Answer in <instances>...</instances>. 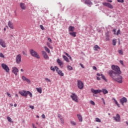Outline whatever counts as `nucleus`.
<instances>
[{
  "label": "nucleus",
  "instance_id": "nucleus-53",
  "mask_svg": "<svg viewBox=\"0 0 128 128\" xmlns=\"http://www.w3.org/2000/svg\"><path fill=\"white\" fill-rule=\"evenodd\" d=\"M120 62L121 64H124V61L120 60Z\"/></svg>",
  "mask_w": 128,
  "mask_h": 128
},
{
  "label": "nucleus",
  "instance_id": "nucleus-6",
  "mask_svg": "<svg viewBox=\"0 0 128 128\" xmlns=\"http://www.w3.org/2000/svg\"><path fill=\"white\" fill-rule=\"evenodd\" d=\"M55 69H56V72H57L58 74H59V76H64V74L62 72V70H60V68H58V66H55Z\"/></svg>",
  "mask_w": 128,
  "mask_h": 128
},
{
  "label": "nucleus",
  "instance_id": "nucleus-5",
  "mask_svg": "<svg viewBox=\"0 0 128 128\" xmlns=\"http://www.w3.org/2000/svg\"><path fill=\"white\" fill-rule=\"evenodd\" d=\"M2 66L3 70H6V72H10V68H8V66H7L6 64H2Z\"/></svg>",
  "mask_w": 128,
  "mask_h": 128
},
{
  "label": "nucleus",
  "instance_id": "nucleus-31",
  "mask_svg": "<svg viewBox=\"0 0 128 128\" xmlns=\"http://www.w3.org/2000/svg\"><path fill=\"white\" fill-rule=\"evenodd\" d=\"M116 40H112V45L116 46Z\"/></svg>",
  "mask_w": 128,
  "mask_h": 128
},
{
  "label": "nucleus",
  "instance_id": "nucleus-19",
  "mask_svg": "<svg viewBox=\"0 0 128 128\" xmlns=\"http://www.w3.org/2000/svg\"><path fill=\"white\" fill-rule=\"evenodd\" d=\"M8 26L10 28L14 30V26L12 25V24L10 21L8 22Z\"/></svg>",
  "mask_w": 128,
  "mask_h": 128
},
{
  "label": "nucleus",
  "instance_id": "nucleus-30",
  "mask_svg": "<svg viewBox=\"0 0 128 128\" xmlns=\"http://www.w3.org/2000/svg\"><path fill=\"white\" fill-rule=\"evenodd\" d=\"M44 80L46 82H52L48 78H45Z\"/></svg>",
  "mask_w": 128,
  "mask_h": 128
},
{
  "label": "nucleus",
  "instance_id": "nucleus-42",
  "mask_svg": "<svg viewBox=\"0 0 128 128\" xmlns=\"http://www.w3.org/2000/svg\"><path fill=\"white\" fill-rule=\"evenodd\" d=\"M120 34V30H118L117 32H116V36H118V34Z\"/></svg>",
  "mask_w": 128,
  "mask_h": 128
},
{
  "label": "nucleus",
  "instance_id": "nucleus-45",
  "mask_svg": "<svg viewBox=\"0 0 128 128\" xmlns=\"http://www.w3.org/2000/svg\"><path fill=\"white\" fill-rule=\"evenodd\" d=\"M71 124H72V126H76V122H71Z\"/></svg>",
  "mask_w": 128,
  "mask_h": 128
},
{
  "label": "nucleus",
  "instance_id": "nucleus-24",
  "mask_svg": "<svg viewBox=\"0 0 128 128\" xmlns=\"http://www.w3.org/2000/svg\"><path fill=\"white\" fill-rule=\"evenodd\" d=\"M102 92H103V94H108V90H106V89H102Z\"/></svg>",
  "mask_w": 128,
  "mask_h": 128
},
{
  "label": "nucleus",
  "instance_id": "nucleus-44",
  "mask_svg": "<svg viewBox=\"0 0 128 128\" xmlns=\"http://www.w3.org/2000/svg\"><path fill=\"white\" fill-rule=\"evenodd\" d=\"M6 94L9 98H12V95H10V94L8 93V92H6Z\"/></svg>",
  "mask_w": 128,
  "mask_h": 128
},
{
  "label": "nucleus",
  "instance_id": "nucleus-2",
  "mask_svg": "<svg viewBox=\"0 0 128 128\" xmlns=\"http://www.w3.org/2000/svg\"><path fill=\"white\" fill-rule=\"evenodd\" d=\"M18 92L21 94V96H25V98H26V96H28V94L30 98H32V94L30 91L23 90L19 92Z\"/></svg>",
  "mask_w": 128,
  "mask_h": 128
},
{
  "label": "nucleus",
  "instance_id": "nucleus-11",
  "mask_svg": "<svg viewBox=\"0 0 128 128\" xmlns=\"http://www.w3.org/2000/svg\"><path fill=\"white\" fill-rule=\"evenodd\" d=\"M12 72L15 76H18V69L16 67L12 68Z\"/></svg>",
  "mask_w": 128,
  "mask_h": 128
},
{
  "label": "nucleus",
  "instance_id": "nucleus-18",
  "mask_svg": "<svg viewBox=\"0 0 128 128\" xmlns=\"http://www.w3.org/2000/svg\"><path fill=\"white\" fill-rule=\"evenodd\" d=\"M74 27L72 26H70L68 28V31L74 32Z\"/></svg>",
  "mask_w": 128,
  "mask_h": 128
},
{
  "label": "nucleus",
  "instance_id": "nucleus-59",
  "mask_svg": "<svg viewBox=\"0 0 128 128\" xmlns=\"http://www.w3.org/2000/svg\"><path fill=\"white\" fill-rule=\"evenodd\" d=\"M96 80H100V77H97V78H96Z\"/></svg>",
  "mask_w": 128,
  "mask_h": 128
},
{
  "label": "nucleus",
  "instance_id": "nucleus-36",
  "mask_svg": "<svg viewBox=\"0 0 128 128\" xmlns=\"http://www.w3.org/2000/svg\"><path fill=\"white\" fill-rule=\"evenodd\" d=\"M58 118L60 120H62V116L60 114H58Z\"/></svg>",
  "mask_w": 128,
  "mask_h": 128
},
{
  "label": "nucleus",
  "instance_id": "nucleus-43",
  "mask_svg": "<svg viewBox=\"0 0 128 128\" xmlns=\"http://www.w3.org/2000/svg\"><path fill=\"white\" fill-rule=\"evenodd\" d=\"M0 58H4V55L2 53H0Z\"/></svg>",
  "mask_w": 128,
  "mask_h": 128
},
{
  "label": "nucleus",
  "instance_id": "nucleus-16",
  "mask_svg": "<svg viewBox=\"0 0 128 128\" xmlns=\"http://www.w3.org/2000/svg\"><path fill=\"white\" fill-rule=\"evenodd\" d=\"M20 6L22 10H26V4L22 2L20 4Z\"/></svg>",
  "mask_w": 128,
  "mask_h": 128
},
{
  "label": "nucleus",
  "instance_id": "nucleus-23",
  "mask_svg": "<svg viewBox=\"0 0 128 128\" xmlns=\"http://www.w3.org/2000/svg\"><path fill=\"white\" fill-rule=\"evenodd\" d=\"M98 49L100 50V46H98L96 45L94 48V50H98Z\"/></svg>",
  "mask_w": 128,
  "mask_h": 128
},
{
  "label": "nucleus",
  "instance_id": "nucleus-4",
  "mask_svg": "<svg viewBox=\"0 0 128 128\" xmlns=\"http://www.w3.org/2000/svg\"><path fill=\"white\" fill-rule=\"evenodd\" d=\"M70 96L71 98H72V100H74V102H78V96L76 94L72 93V95H70Z\"/></svg>",
  "mask_w": 128,
  "mask_h": 128
},
{
  "label": "nucleus",
  "instance_id": "nucleus-50",
  "mask_svg": "<svg viewBox=\"0 0 128 128\" xmlns=\"http://www.w3.org/2000/svg\"><path fill=\"white\" fill-rule=\"evenodd\" d=\"M42 118H46V116L44 115V114H42Z\"/></svg>",
  "mask_w": 128,
  "mask_h": 128
},
{
  "label": "nucleus",
  "instance_id": "nucleus-48",
  "mask_svg": "<svg viewBox=\"0 0 128 128\" xmlns=\"http://www.w3.org/2000/svg\"><path fill=\"white\" fill-rule=\"evenodd\" d=\"M97 91H98V94H99L100 92H102V90H97Z\"/></svg>",
  "mask_w": 128,
  "mask_h": 128
},
{
  "label": "nucleus",
  "instance_id": "nucleus-61",
  "mask_svg": "<svg viewBox=\"0 0 128 128\" xmlns=\"http://www.w3.org/2000/svg\"><path fill=\"white\" fill-rule=\"evenodd\" d=\"M107 2H112V0H108Z\"/></svg>",
  "mask_w": 128,
  "mask_h": 128
},
{
  "label": "nucleus",
  "instance_id": "nucleus-32",
  "mask_svg": "<svg viewBox=\"0 0 128 128\" xmlns=\"http://www.w3.org/2000/svg\"><path fill=\"white\" fill-rule=\"evenodd\" d=\"M96 120L97 122H102V120H100V118H96Z\"/></svg>",
  "mask_w": 128,
  "mask_h": 128
},
{
  "label": "nucleus",
  "instance_id": "nucleus-15",
  "mask_svg": "<svg viewBox=\"0 0 128 128\" xmlns=\"http://www.w3.org/2000/svg\"><path fill=\"white\" fill-rule=\"evenodd\" d=\"M57 62L60 66H64V62H62L60 58L57 60Z\"/></svg>",
  "mask_w": 128,
  "mask_h": 128
},
{
  "label": "nucleus",
  "instance_id": "nucleus-52",
  "mask_svg": "<svg viewBox=\"0 0 128 128\" xmlns=\"http://www.w3.org/2000/svg\"><path fill=\"white\" fill-rule=\"evenodd\" d=\"M64 54H66V56H68H68H70V55L67 52H64Z\"/></svg>",
  "mask_w": 128,
  "mask_h": 128
},
{
  "label": "nucleus",
  "instance_id": "nucleus-47",
  "mask_svg": "<svg viewBox=\"0 0 128 128\" xmlns=\"http://www.w3.org/2000/svg\"><path fill=\"white\" fill-rule=\"evenodd\" d=\"M106 40L107 41L110 40V38H108V36H106Z\"/></svg>",
  "mask_w": 128,
  "mask_h": 128
},
{
  "label": "nucleus",
  "instance_id": "nucleus-46",
  "mask_svg": "<svg viewBox=\"0 0 128 128\" xmlns=\"http://www.w3.org/2000/svg\"><path fill=\"white\" fill-rule=\"evenodd\" d=\"M30 108H32V110H34V106H30Z\"/></svg>",
  "mask_w": 128,
  "mask_h": 128
},
{
  "label": "nucleus",
  "instance_id": "nucleus-62",
  "mask_svg": "<svg viewBox=\"0 0 128 128\" xmlns=\"http://www.w3.org/2000/svg\"><path fill=\"white\" fill-rule=\"evenodd\" d=\"M70 60H72V56H68V57Z\"/></svg>",
  "mask_w": 128,
  "mask_h": 128
},
{
  "label": "nucleus",
  "instance_id": "nucleus-27",
  "mask_svg": "<svg viewBox=\"0 0 128 128\" xmlns=\"http://www.w3.org/2000/svg\"><path fill=\"white\" fill-rule=\"evenodd\" d=\"M101 76H102V80H105V82H107L106 78V77L104 76L102 74H101Z\"/></svg>",
  "mask_w": 128,
  "mask_h": 128
},
{
  "label": "nucleus",
  "instance_id": "nucleus-10",
  "mask_svg": "<svg viewBox=\"0 0 128 128\" xmlns=\"http://www.w3.org/2000/svg\"><path fill=\"white\" fill-rule=\"evenodd\" d=\"M126 102H128V100L126 97H124L120 99V102L122 104V106H124V103H126Z\"/></svg>",
  "mask_w": 128,
  "mask_h": 128
},
{
  "label": "nucleus",
  "instance_id": "nucleus-7",
  "mask_svg": "<svg viewBox=\"0 0 128 128\" xmlns=\"http://www.w3.org/2000/svg\"><path fill=\"white\" fill-rule=\"evenodd\" d=\"M78 86L80 90H82L84 88V83H82V82L78 80Z\"/></svg>",
  "mask_w": 128,
  "mask_h": 128
},
{
  "label": "nucleus",
  "instance_id": "nucleus-37",
  "mask_svg": "<svg viewBox=\"0 0 128 128\" xmlns=\"http://www.w3.org/2000/svg\"><path fill=\"white\" fill-rule=\"evenodd\" d=\"M118 54H124V52H122V50H118Z\"/></svg>",
  "mask_w": 128,
  "mask_h": 128
},
{
  "label": "nucleus",
  "instance_id": "nucleus-9",
  "mask_svg": "<svg viewBox=\"0 0 128 128\" xmlns=\"http://www.w3.org/2000/svg\"><path fill=\"white\" fill-rule=\"evenodd\" d=\"M103 6H107L108 8H111V9L114 8V6L108 2L103 3Z\"/></svg>",
  "mask_w": 128,
  "mask_h": 128
},
{
  "label": "nucleus",
  "instance_id": "nucleus-12",
  "mask_svg": "<svg viewBox=\"0 0 128 128\" xmlns=\"http://www.w3.org/2000/svg\"><path fill=\"white\" fill-rule=\"evenodd\" d=\"M84 4H87L88 6H90L92 5V2L90 0H85Z\"/></svg>",
  "mask_w": 128,
  "mask_h": 128
},
{
  "label": "nucleus",
  "instance_id": "nucleus-38",
  "mask_svg": "<svg viewBox=\"0 0 128 128\" xmlns=\"http://www.w3.org/2000/svg\"><path fill=\"white\" fill-rule=\"evenodd\" d=\"M42 54L43 56H46L48 54H46V52L42 51Z\"/></svg>",
  "mask_w": 128,
  "mask_h": 128
},
{
  "label": "nucleus",
  "instance_id": "nucleus-14",
  "mask_svg": "<svg viewBox=\"0 0 128 128\" xmlns=\"http://www.w3.org/2000/svg\"><path fill=\"white\" fill-rule=\"evenodd\" d=\"M0 44L2 46V48H6V42H4V41L2 38H0Z\"/></svg>",
  "mask_w": 128,
  "mask_h": 128
},
{
  "label": "nucleus",
  "instance_id": "nucleus-22",
  "mask_svg": "<svg viewBox=\"0 0 128 128\" xmlns=\"http://www.w3.org/2000/svg\"><path fill=\"white\" fill-rule=\"evenodd\" d=\"M91 92H92V94H98V90H94V89H92Z\"/></svg>",
  "mask_w": 128,
  "mask_h": 128
},
{
  "label": "nucleus",
  "instance_id": "nucleus-57",
  "mask_svg": "<svg viewBox=\"0 0 128 128\" xmlns=\"http://www.w3.org/2000/svg\"><path fill=\"white\" fill-rule=\"evenodd\" d=\"M48 40L50 42H52V39L50 38H48Z\"/></svg>",
  "mask_w": 128,
  "mask_h": 128
},
{
  "label": "nucleus",
  "instance_id": "nucleus-33",
  "mask_svg": "<svg viewBox=\"0 0 128 128\" xmlns=\"http://www.w3.org/2000/svg\"><path fill=\"white\" fill-rule=\"evenodd\" d=\"M90 104H92V106H95L96 105V103H94V102L92 100L90 101Z\"/></svg>",
  "mask_w": 128,
  "mask_h": 128
},
{
  "label": "nucleus",
  "instance_id": "nucleus-3",
  "mask_svg": "<svg viewBox=\"0 0 128 128\" xmlns=\"http://www.w3.org/2000/svg\"><path fill=\"white\" fill-rule=\"evenodd\" d=\"M30 54L34 58H36L40 59V55L38 54V52L34 51L33 49L30 50Z\"/></svg>",
  "mask_w": 128,
  "mask_h": 128
},
{
  "label": "nucleus",
  "instance_id": "nucleus-55",
  "mask_svg": "<svg viewBox=\"0 0 128 128\" xmlns=\"http://www.w3.org/2000/svg\"><path fill=\"white\" fill-rule=\"evenodd\" d=\"M32 128H36V126H34V124H32Z\"/></svg>",
  "mask_w": 128,
  "mask_h": 128
},
{
  "label": "nucleus",
  "instance_id": "nucleus-1",
  "mask_svg": "<svg viewBox=\"0 0 128 128\" xmlns=\"http://www.w3.org/2000/svg\"><path fill=\"white\" fill-rule=\"evenodd\" d=\"M112 70H110L108 72V74L110 76L113 80L116 82L118 84H122V76H120L122 71H120V67L117 66L112 65Z\"/></svg>",
  "mask_w": 128,
  "mask_h": 128
},
{
  "label": "nucleus",
  "instance_id": "nucleus-21",
  "mask_svg": "<svg viewBox=\"0 0 128 128\" xmlns=\"http://www.w3.org/2000/svg\"><path fill=\"white\" fill-rule=\"evenodd\" d=\"M77 116L80 120V122H82V116L80 114H77Z\"/></svg>",
  "mask_w": 128,
  "mask_h": 128
},
{
  "label": "nucleus",
  "instance_id": "nucleus-26",
  "mask_svg": "<svg viewBox=\"0 0 128 128\" xmlns=\"http://www.w3.org/2000/svg\"><path fill=\"white\" fill-rule=\"evenodd\" d=\"M36 90L39 94H42V88H36Z\"/></svg>",
  "mask_w": 128,
  "mask_h": 128
},
{
  "label": "nucleus",
  "instance_id": "nucleus-41",
  "mask_svg": "<svg viewBox=\"0 0 128 128\" xmlns=\"http://www.w3.org/2000/svg\"><path fill=\"white\" fill-rule=\"evenodd\" d=\"M40 28L41 30H44V27L42 25H40Z\"/></svg>",
  "mask_w": 128,
  "mask_h": 128
},
{
  "label": "nucleus",
  "instance_id": "nucleus-20",
  "mask_svg": "<svg viewBox=\"0 0 128 128\" xmlns=\"http://www.w3.org/2000/svg\"><path fill=\"white\" fill-rule=\"evenodd\" d=\"M62 58L64 60H66V62H70V60H68V58L66 56L63 55Z\"/></svg>",
  "mask_w": 128,
  "mask_h": 128
},
{
  "label": "nucleus",
  "instance_id": "nucleus-13",
  "mask_svg": "<svg viewBox=\"0 0 128 128\" xmlns=\"http://www.w3.org/2000/svg\"><path fill=\"white\" fill-rule=\"evenodd\" d=\"M113 118H114V120H116V122H120V115L118 114H116V117L114 116Z\"/></svg>",
  "mask_w": 128,
  "mask_h": 128
},
{
  "label": "nucleus",
  "instance_id": "nucleus-25",
  "mask_svg": "<svg viewBox=\"0 0 128 128\" xmlns=\"http://www.w3.org/2000/svg\"><path fill=\"white\" fill-rule=\"evenodd\" d=\"M44 48L46 52H48V54L50 53V49H48V47L44 46Z\"/></svg>",
  "mask_w": 128,
  "mask_h": 128
},
{
  "label": "nucleus",
  "instance_id": "nucleus-49",
  "mask_svg": "<svg viewBox=\"0 0 128 128\" xmlns=\"http://www.w3.org/2000/svg\"><path fill=\"white\" fill-rule=\"evenodd\" d=\"M80 66L81 68H84V65H82V64H80Z\"/></svg>",
  "mask_w": 128,
  "mask_h": 128
},
{
  "label": "nucleus",
  "instance_id": "nucleus-17",
  "mask_svg": "<svg viewBox=\"0 0 128 128\" xmlns=\"http://www.w3.org/2000/svg\"><path fill=\"white\" fill-rule=\"evenodd\" d=\"M69 34L70 36H74V38H76V32H69Z\"/></svg>",
  "mask_w": 128,
  "mask_h": 128
},
{
  "label": "nucleus",
  "instance_id": "nucleus-56",
  "mask_svg": "<svg viewBox=\"0 0 128 128\" xmlns=\"http://www.w3.org/2000/svg\"><path fill=\"white\" fill-rule=\"evenodd\" d=\"M96 76H102V74H100V73H97Z\"/></svg>",
  "mask_w": 128,
  "mask_h": 128
},
{
  "label": "nucleus",
  "instance_id": "nucleus-8",
  "mask_svg": "<svg viewBox=\"0 0 128 128\" xmlns=\"http://www.w3.org/2000/svg\"><path fill=\"white\" fill-rule=\"evenodd\" d=\"M20 62H22V55H20V54H19L17 56L16 58V62L18 64H20Z\"/></svg>",
  "mask_w": 128,
  "mask_h": 128
},
{
  "label": "nucleus",
  "instance_id": "nucleus-54",
  "mask_svg": "<svg viewBox=\"0 0 128 128\" xmlns=\"http://www.w3.org/2000/svg\"><path fill=\"white\" fill-rule=\"evenodd\" d=\"M93 70H96V66H93Z\"/></svg>",
  "mask_w": 128,
  "mask_h": 128
},
{
  "label": "nucleus",
  "instance_id": "nucleus-58",
  "mask_svg": "<svg viewBox=\"0 0 128 128\" xmlns=\"http://www.w3.org/2000/svg\"><path fill=\"white\" fill-rule=\"evenodd\" d=\"M113 32H114V34H116V29H114V30H113Z\"/></svg>",
  "mask_w": 128,
  "mask_h": 128
},
{
  "label": "nucleus",
  "instance_id": "nucleus-51",
  "mask_svg": "<svg viewBox=\"0 0 128 128\" xmlns=\"http://www.w3.org/2000/svg\"><path fill=\"white\" fill-rule=\"evenodd\" d=\"M118 2H124V0H118Z\"/></svg>",
  "mask_w": 128,
  "mask_h": 128
},
{
  "label": "nucleus",
  "instance_id": "nucleus-63",
  "mask_svg": "<svg viewBox=\"0 0 128 128\" xmlns=\"http://www.w3.org/2000/svg\"><path fill=\"white\" fill-rule=\"evenodd\" d=\"M26 82H30V80L27 78V80H26Z\"/></svg>",
  "mask_w": 128,
  "mask_h": 128
},
{
  "label": "nucleus",
  "instance_id": "nucleus-60",
  "mask_svg": "<svg viewBox=\"0 0 128 128\" xmlns=\"http://www.w3.org/2000/svg\"><path fill=\"white\" fill-rule=\"evenodd\" d=\"M60 121H61L62 124H64V122L63 119H62V120H60Z\"/></svg>",
  "mask_w": 128,
  "mask_h": 128
},
{
  "label": "nucleus",
  "instance_id": "nucleus-64",
  "mask_svg": "<svg viewBox=\"0 0 128 128\" xmlns=\"http://www.w3.org/2000/svg\"><path fill=\"white\" fill-rule=\"evenodd\" d=\"M17 106H18V104H14V106L15 108H16Z\"/></svg>",
  "mask_w": 128,
  "mask_h": 128
},
{
  "label": "nucleus",
  "instance_id": "nucleus-29",
  "mask_svg": "<svg viewBox=\"0 0 128 128\" xmlns=\"http://www.w3.org/2000/svg\"><path fill=\"white\" fill-rule=\"evenodd\" d=\"M114 102H115V104H116V106H118V108H120V104H118V101L115 100L114 98Z\"/></svg>",
  "mask_w": 128,
  "mask_h": 128
},
{
  "label": "nucleus",
  "instance_id": "nucleus-40",
  "mask_svg": "<svg viewBox=\"0 0 128 128\" xmlns=\"http://www.w3.org/2000/svg\"><path fill=\"white\" fill-rule=\"evenodd\" d=\"M28 78L24 76H22V80L24 81H26Z\"/></svg>",
  "mask_w": 128,
  "mask_h": 128
},
{
  "label": "nucleus",
  "instance_id": "nucleus-28",
  "mask_svg": "<svg viewBox=\"0 0 128 128\" xmlns=\"http://www.w3.org/2000/svg\"><path fill=\"white\" fill-rule=\"evenodd\" d=\"M44 58L45 60H50V57H48V54L44 56Z\"/></svg>",
  "mask_w": 128,
  "mask_h": 128
},
{
  "label": "nucleus",
  "instance_id": "nucleus-39",
  "mask_svg": "<svg viewBox=\"0 0 128 128\" xmlns=\"http://www.w3.org/2000/svg\"><path fill=\"white\" fill-rule=\"evenodd\" d=\"M51 70H53V72H54L56 70V66H54V68L53 66L50 67Z\"/></svg>",
  "mask_w": 128,
  "mask_h": 128
},
{
  "label": "nucleus",
  "instance_id": "nucleus-35",
  "mask_svg": "<svg viewBox=\"0 0 128 128\" xmlns=\"http://www.w3.org/2000/svg\"><path fill=\"white\" fill-rule=\"evenodd\" d=\"M68 70H72V68L70 66H67Z\"/></svg>",
  "mask_w": 128,
  "mask_h": 128
},
{
  "label": "nucleus",
  "instance_id": "nucleus-34",
  "mask_svg": "<svg viewBox=\"0 0 128 128\" xmlns=\"http://www.w3.org/2000/svg\"><path fill=\"white\" fill-rule=\"evenodd\" d=\"M7 120H8V122H12V118H10V117L8 116L7 118Z\"/></svg>",
  "mask_w": 128,
  "mask_h": 128
}]
</instances>
